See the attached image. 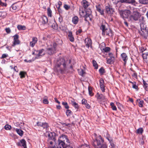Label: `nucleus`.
<instances>
[{"mask_svg": "<svg viewBox=\"0 0 148 148\" xmlns=\"http://www.w3.org/2000/svg\"><path fill=\"white\" fill-rule=\"evenodd\" d=\"M142 57L144 61L148 64V54L146 53H143Z\"/></svg>", "mask_w": 148, "mask_h": 148, "instance_id": "4be33fe9", "label": "nucleus"}, {"mask_svg": "<svg viewBox=\"0 0 148 148\" xmlns=\"http://www.w3.org/2000/svg\"><path fill=\"white\" fill-rule=\"evenodd\" d=\"M8 55L6 54H3L2 55V57H1V58H5L8 57Z\"/></svg>", "mask_w": 148, "mask_h": 148, "instance_id": "680f3d73", "label": "nucleus"}, {"mask_svg": "<svg viewBox=\"0 0 148 148\" xmlns=\"http://www.w3.org/2000/svg\"><path fill=\"white\" fill-rule=\"evenodd\" d=\"M121 57L123 60L124 61L125 64L128 59L127 55L125 53H123L121 54Z\"/></svg>", "mask_w": 148, "mask_h": 148, "instance_id": "6ab92c4d", "label": "nucleus"}, {"mask_svg": "<svg viewBox=\"0 0 148 148\" xmlns=\"http://www.w3.org/2000/svg\"><path fill=\"white\" fill-rule=\"evenodd\" d=\"M59 138L60 139V140L64 142L65 143L66 140L67 138V136L66 135H63L62 136Z\"/></svg>", "mask_w": 148, "mask_h": 148, "instance_id": "c85d7f7f", "label": "nucleus"}, {"mask_svg": "<svg viewBox=\"0 0 148 148\" xmlns=\"http://www.w3.org/2000/svg\"><path fill=\"white\" fill-rule=\"evenodd\" d=\"M105 9L106 12L108 14H112L114 12V10L109 4L106 6Z\"/></svg>", "mask_w": 148, "mask_h": 148, "instance_id": "9b49d317", "label": "nucleus"}, {"mask_svg": "<svg viewBox=\"0 0 148 148\" xmlns=\"http://www.w3.org/2000/svg\"><path fill=\"white\" fill-rule=\"evenodd\" d=\"M100 86L101 90L104 92L105 91V85L104 81L102 78H101L100 79Z\"/></svg>", "mask_w": 148, "mask_h": 148, "instance_id": "2eb2a0df", "label": "nucleus"}, {"mask_svg": "<svg viewBox=\"0 0 148 148\" xmlns=\"http://www.w3.org/2000/svg\"><path fill=\"white\" fill-rule=\"evenodd\" d=\"M105 45L104 43H101L99 46V47L101 51L105 52H108L109 51L110 48L108 47H105Z\"/></svg>", "mask_w": 148, "mask_h": 148, "instance_id": "f8f14e48", "label": "nucleus"}, {"mask_svg": "<svg viewBox=\"0 0 148 148\" xmlns=\"http://www.w3.org/2000/svg\"><path fill=\"white\" fill-rule=\"evenodd\" d=\"M26 141L23 139L21 140L20 141L18 142L17 145L18 146H20L23 148H27L26 144Z\"/></svg>", "mask_w": 148, "mask_h": 148, "instance_id": "ddd939ff", "label": "nucleus"}, {"mask_svg": "<svg viewBox=\"0 0 148 148\" xmlns=\"http://www.w3.org/2000/svg\"><path fill=\"white\" fill-rule=\"evenodd\" d=\"M70 63V60H66L64 59L61 58L58 60L54 70L58 72L62 73L66 69L67 66Z\"/></svg>", "mask_w": 148, "mask_h": 148, "instance_id": "f257e3e1", "label": "nucleus"}, {"mask_svg": "<svg viewBox=\"0 0 148 148\" xmlns=\"http://www.w3.org/2000/svg\"><path fill=\"white\" fill-rule=\"evenodd\" d=\"M92 63L93 66H94L96 69H97L98 66L96 62L95 61L93 60L92 61Z\"/></svg>", "mask_w": 148, "mask_h": 148, "instance_id": "3c124183", "label": "nucleus"}, {"mask_svg": "<svg viewBox=\"0 0 148 148\" xmlns=\"http://www.w3.org/2000/svg\"><path fill=\"white\" fill-rule=\"evenodd\" d=\"M78 148H90L89 146L87 144H84L79 146Z\"/></svg>", "mask_w": 148, "mask_h": 148, "instance_id": "72a5a7b5", "label": "nucleus"}, {"mask_svg": "<svg viewBox=\"0 0 148 148\" xmlns=\"http://www.w3.org/2000/svg\"><path fill=\"white\" fill-rule=\"evenodd\" d=\"M103 95L102 94H99L98 93H97L96 96L97 99H101L103 97Z\"/></svg>", "mask_w": 148, "mask_h": 148, "instance_id": "603ef678", "label": "nucleus"}, {"mask_svg": "<svg viewBox=\"0 0 148 148\" xmlns=\"http://www.w3.org/2000/svg\"><path fill=\"white\" fill-rule=\"evenodd\" d=\"M139 1L140 3L144 4L148 3V0H139Z\"/></svg>", "mask_w": 148, "mask_h": 148, "instance_id": "e433bc0d", "label": "nucleus"}, {"mask_svg": "<svg viewBox=\"0 0 148 148\" xmlns=\"http://www.w3.org/2000/svg\"><path fill=\"white\" fill-rule=\"evenodd\" d=\"M116 105L119 108H120L122 106L121 105L119 102H116Z\"/></svg>", "mask_w": 148, "mask_h": 148, "instance_id": "69168bd1", "label": "nucleus"}, {"mask_svg": "<svg viewBox=\"0 0 148 148\" xmlns=\"http://www.w3.org/2000/svg\"><path fill=\"white\" fill-rule=\"evenodd\" d=\"M113 1V3L115 4H116L117 3L120 2L119 0H112Z\"/></svg>", "mask_w": 148, "mask_h": 148, "instance_id": "e2e57ef3", "label": "nucleus"}, {"mask_svg": "<svg viewBox=\"0 0 148 148\" xmlns=\"http://www.w3.org/2000/svg\"><path fill=\"white\" fill-rule=\"evenodd\" d=\"M124 2H126L129 3H133L135 2L134 0H124Z\"/></svg>", "mask_w": 148, "mask_h": 148, "instance_id": "49530a36", "label": "nucleus"}, {"mask_svg": "<svg viewBox=\"0 0 148 148\" xmlns=\"http://www.w3.org/2000/svg\"><path fill=\"white\" fill-rule=\"evenodd\" d=\"M38 39L36 37H33L32 38V41L30 43V46L33 47L35 44L37 43Z\"/></svg>", "mask_w": 148, "mask_h": 148, "instance_id": "f3484780", "label": "nucleus"}, {"mask_svg": "<svg viewBox=\"0 0 148 148\" xmlns=\"http://www.w3.org/2000/svg\"><path fill=\"white\" fill-rule=\"evenodd\" d=\"M132 77L134 79H137V75L135 71H133V73L132 75Z\"/></svg>", "mask_w": 148, "mask_h": 148, "instance_id": "8fccbe9b", "label": "nucleus"}, {"mask_svg": "<svg viewBox=\"0 0 148 148\" xmlns=\"http://www.w3.org/2000/svg\"><path fill=\"white\" fill-rule=\"evenodd\" d=\"M71 125V124H70L69 123H62V125H63L66 126H69V127L70 126L69 125Z\"/></svg>", "mask_w": 148, "mask_h": 148, "instance_id": "338daca9", "label": "nucleus"}, {"mask_svg": "<svg viewBox=\"0 0 148 148\" xmlns=\"http://www.w3.org/2000/svg\"><path fill=\"white\" fill-rule=\"evenodd\" d=\"M144 18L142 17L140 19V25L141 32H140L141 35L145 36L147 34L148 32L146 29V25L145 24V21L143 20Z\"/></svg>", "mask_w": 148, "mask_h": 148, "instance_id": "39448f33", "label": "nucleus"}, {"mask_svg": "<svg viewBox=\"0 0 148 148\" xmlns=\"http://www.w3.org/2000/svg\"><path fill=\"white\" fill-rule=\"evenodd\" d=\"M87 100L85 99H83L82 100V103L83 104H86L87 103Z\"/></svg>", "mask_w": 148, "mask_h": 148, "instance_id": "bf43d9fd", "label": "nucleus"}, {"mask_svg": "<svg viewBox=\"0 0 148 148\" xmlns=\"http://www.w3.org/2000/svg\"><path fill=\"white\" fill-rule=\"evenodd\" d=\"M58 145L60 146V148H61L62 147L63 148H65L66 147V145H65V143L64 142H63L60 140V139L59 138L58 140Z\"/></svg>", "mask_w": 148, "mask_h": 148, "instance_id": "a211bd4d", "label": "nucleus"}, {"mask_svg": "<svg viewBox=\"0 0 148 148\" xmlns=\"http://www.w3.org/2000/svg\"><path fill=\"white\" fill-rule=\"evenodd\" d=\"M53 22L54 23H53L52 25H51V24H49V25L53 28L55 29H58V26L57 25L55 22Z\"/></svg>", "mask_w": 148, "mask_h": 148, "instance_id": "c756f323", "label": "nucleus"}, {"mask_svg": "<svg viewBox=\"0 0 148 148\" xmlns=\"http://www.w3.org/2000/svg\"><path fill=\"white\" fill-rule=\"evenodd\" d=\"M56 46L57 44L56 43H54L52 47L51 46L48 47L47 49L48 53L49 55H51L55 53Z\"/></svg>", "mask_w": 148, "mask_h": 148, "instance_id": "6e6552de", "label": "nucleus"}, {"mask_svg": "<svg viewBox=\"0 0 148 148\" xmlns=\"http://www.w3.org/2000/svg\"><path fill=\"white\" fill-rule=\"evenodd\" d=\"M82 4L83 7L86 8L89 5V3L86 0H83L81 2Z\"/></svg>", "mask_w": 148, "mask_h": 148, "instance_id": "aec40b11", "label": "nucleus"}, {"mask_svg": "<svg viewBox=\"0 0 148 148\" xmlns=\"http://www.w3.org/2000/svg\"><path fill=\"white\" fill-rule=\"evenodd\" d=\"M71 111L69 110H67L66 112V114L67 116H70L71 113Z\"/></svg>", "mask_w": 148, "mask_h": 148, "instance_id": "864d4df0", "label": "nucleus"}, {"mask_svg": "<svg viewBox=\"0 0 148 148\" xmlns=\"http://www.w3.org/2000/svg\"><path fill=\"white\" fill-rule=\"evenodd\" d=\"M14 10H17L19 9V6L16 4H13L11 7Z\"/></svg>", "mask_w": 148, "mask_h": 148, "instance_id": "7c9ffc66", "label": "nucleus"}, {"mask_svg": "<svg viewBox=\"0 0 148 148\" xmlns=\"http://www.w3.org/2000/svg\"><path fill=\"white\" fill-rule=\"evenodd\" d=\"M78 18L77 16L73 17L72 19V21L73 24H76L78 22Z\"/></svg>", "mask_w": 148, "mask_h": 148, "instance_id": "a878e982", "label": "nucleus"}, {"mask_svg": "<svg viewBox=\"0 0 148 148\" xmlns=\"http://www.w3.org/2000/svg\"><path fill=\"white\" fill-rule=\"evenodd\" d=\"M18 35H16L14 36V40H18Z\"/></svg>", "mask_w": 148, "mask_h": 148, "instance_id": "0e129e2a", "label": "nucleus"}, {"mask_svg": "<svg viewBox=\"0 0 148 148\" xmlns=\"http://www.w3.org/2000/svg\"><path fill=\"white\" fill-rule=\"evenodd\" d=\"M118 12L121 17L124 19L130 17L132 12L130 9H125L124 10L118 9Z\"/></svg>", "mask_w": 148, "mask_h": 148, "instance_id": "20e7f679", "label": "nucleus"}, {"mask_svg": "<svg viewBox=\"0 0 148 148\" xmlns=\"http://www.w3.org/2000/svg\"><path fill=\"white\" fill-rule=\"evenodd\" d=\"M64 8L66 10H68L70 8V6L66 4H65L64 5Z\"/></svg>", "mask_w": 148, "mask_h": 148, "instance_id": "5fc2aeb1", "label": "nucleus"}, {"mask_svg": "<svg viewBox=\"0 0 148 148\" xmlns=\"http://www.w3.org/2000/svg\"><path fill=\"white\" fill-rule=\"evenodd\" d=\"M4 128L7 130H10L11 128V127L10 125L7 124L5 125Z\"/></svg>", "mask_w": 148, "mask_h": 148, "instance_id": "a18cd8bd", "label": "nucleus"}, {"mask_svg": "<svg viewBox=\"0 0 148 148\" xmlns=\"http://www.w3.org/2000/svg\"><path fill=\"white\" fill-rule=\"evenodd\" d=\"M110 106L112 109L114 110H117L116 106L114 105V104L112 102L110 103Z\"/></svg>", "mask_w": 148, "mask_h": 148, "instance_id": "58836bf2", "label": "nucleus"}, {"mask_svg": "<svg viewBox=\"0 0 148 148\" xmlns=\"http://www.w3.org/2000/svg\"><path fill=\"white\" fill-rule=\"evenodd\" d=\"M140 14L136 11H134L131 15H130V19L132 21H137L140 18Z\"/></svg>", "mask_w": 148, "mask_h": 148, "instance_id": "0eeeda50", "label": "nucleus"}, {"mask_svg": "<svg viewBox=\"0 0 148 148\" xmlns=\"http://www.w3.org/2000/svg\"><path fill=\"white\" fill-rule=\"evenodd\" d=\"M88 90L89 91V93L90 95L92 96L93 95V94L92 93V88L90 86H89L88 88Z\"/></svg>", "mask_w": 148, "mask_h": 148, "instance_id": "a19ab883", "label": "nucleus"}, {"mask_svg": "<svg viewBox=\"0 0 148 148\" xmlns=\"http://www.w3.org/2000/svg\"><path fill=\"white\" fill-rule=\"evenodd\" d=\"M40 21L41 23H40L41 25H44L47 23L48 19L47 17L45 16H42L40 20Z\"/></svg>", "mask_w": 148, "mask_h": 148, "instance_id": "4468645a", "label": "nucleus"}, {"mask_svg": "<svg viewBox=\"0 0 148 148\" xmlns=\"http://www.w3.org/2000/svg\"><path fill=\"white\" fill-rule=\"evenodd\" d=\"M71 103L72 104V105L74 106V107L76 108H78V104L76 102H75L74 100V99H73V100H72L71 101Z\"/></svg>", "mask_w": 148, "mask_h": 148, "instance_id": "2f4dec72", "label": "nucleus"}, {"mask_svg": "<svg viewBox=\"0 0 148 148\" xmlns=\"http://www.w3.org/2000/svg\"><path fill=\"white\" fill-rule=\"evenodd\" d=\"M82 32V30L80 29H79L76 32V34H79L80 33Z\"/></svg>", "mask_w": 148, "mask_h": 148, "instance_id": "774afa93", "label": "nucleus"}, {"mask_svg": "<svg viewBox=\"0 0 148 148\" xmlns=\"http://www.w3.org/2000/svg\"><path fill=\"white\" fill-rule=\"evenodd\" d=\"M49 140H52L54 138L51 132H48L46 133Z\"/></svg>", "mask_w": 148, "mask_h": 148, "instance_id": "393cba45", "label": "nucleus"}, {"mask_svg": "<svg viewBox=\"0 0 148 148\" xmlns=\"http://www.w3.org/2000/svg\"><path fill=\"white\" fill-rule=\"evenodd\" d=\"M96 7L97 8V11L99 12L101 15L104 14V13L103 11L99 5H96Z\"/></svg>", "mask_w": 148, "mask_h": 148, "instance_id": "b1692460", "label": "nucleus"}, {"mask_svg": "<svg viewBox=\"0 0 148 148\" xmlns=\"http://www.w3.org/2000/svg\"><path fill=\"white\" fill-rule=\"evenodd\" d=\"M132 88L135 89H137L138 87L136 85V82H134V84H132Z\"/></svg>", "mask_w": 148, "mask_h": 148, "instance_id": "6e6d98bb", "label": "nucleus"}, {"mask_svg": "<svg viewBox=\"0 0 148 148\" xmlns=\"http://www.w3.org/2000/svg\"><path fill=\"white\" fill-rule=\"evenodd\" d=\"M68 37L69 40L71 42L74 41V38L72 35V32H69L68 34Z\"/></svg>", "mask_w": 148, "mask_h": 148, "instance_id": "412c9836", "label": "nucleus"}, {"mask_svg": "<svg viewBox=\"0 0 148 148\" xmlns=\"http://www.w3.org/2000/svg\"><path fill=\"white\" fill-rule=\"evenodd\" d=\"M79 14L82 17L85 18V20L87 21H91L92 16V11L90 9H88L85 12L81 7L79 9Z\"/></svg>", "mask_w": 148, "mask_h": 148, "instance_id": "f03ea898", "label": "nucleus"}, {"mask_svg": "<svg viewBox=\"0 0 148 148\" xmlns=\"http://www.w3.org/2000/svg\"><path fill=\"white\" fill-rule=\"evenodd\" d=\"M99 71L101 74H103L105 73V71L104 69L101 67L99 70Z\"/></svg>", "mask_w": 148, "mask_h": 148, "instance_id": "09e8293b", "label": "nucleus"}, {"mask_svg": "<svg viewBox=\"0 0 148 148\" xmlns=\"http://www.w3.org/2000/svg\"><path fill=\"white\" fill-rule=\"evenodd\" d=\"M6 32L8 33H10L11 30L9 28H6L5 29Z\"/></svg>", "mask_w": 148, "mask_h": 148, "instance_id": "052dcab7", "label": "nucleus"}, {"mask_svg": "<svg viewBox=\"0 0 148 148\" xmlns=\"http://www.w3.org/2000/svg\"><path fill=\"white\" fill-rule=\"evenodd\" d=\"M43 123H42L40 122H38L36 124L38 126L42 127V125Z\"/></svg>", "mask_w": 148, "mask_h": 148, "instance_id": "13d9d810", "label": "nucleus"}, {"mask_svg": "<svg viewBox=\"0 0 148 148\" xmlns=\"http://www.w3.org/2000/svg\"><path fill=\"white\" fill-rule=\"evenodd\" d=\"M62 104L64 106V107L66 109H68L69 108V106L66 102H63Z\"/></svg>", "mask_w": 148, "mask_h": 148, "instance_id": "de8ad7c7", "label": "nucleus"}, {"mask_svg": "<svg viewBox=\"0 0 148 148\" xmlns=\"http://www.w3.org/2000/svg\"><path fill=\"white\" fill-rule=\"evenodd\" d=\"M47 12L48 16L51 17V16L52 11L49 8H47Z\"/></svg>", "mask_w": 148, "mask_h": 148, "instance_id": "c9c22d12", "label": "nucleus"}, {"mask_svg": "<svg viewBox=\"0 0 148 148\" xmlns=\"http://www.w3.org/2000/svg\"><path fill=\"white\" fill-rule=\"evenodd\" d=\"M43 103L45 104H48L49 103V101L48 100L47 97H44L43 101Z\"/></svg>", "mask_w": 148, "mask_h": 148, "instance_id": "c03bdc74", "label": "nucleus"}, {"mask_svg": "<svg viewBox=\"0 0 148 148\" xmlns=\"http://www.w3.org/2000/svg\"><path fill=\"white\" fill-rule=\"evenodd\" d=\"M136 101L138 103V105L140 107H143L144 106V102L143 100L140 99H138L136 100Z\"/></svg>", "mask_w": 148, "mask_h": 148, "instance_id": "5701e85b", "label": "nucleus"}, {"mask_svg": "<svg viewBox=\"0 0 148 148\" xmlns=\"http://www.w3.org/2000/svg\"><path fill=\"white\" fill-rule=\"evenodd\" d=\"M143 130L142 128H140L137 130V133L138 134H141L143 132Z\"/></svg>", "mask_w": 148, "mask_h": 148, "instance_id": "4d7b16f0", "label": "nucleus"}, {"mask_svg": "<svg viewBox=\"0 0 148 148\" xmlns=\"http://www.w3.org/2000/svg\"><path fill=\"white\" fill-rule=\"evenodd\" d=\"M16 131L17 134L20 136H22L23 134V132L20 129H16Z\"/></svg>", "mask_w": 148, "mask_h": 148, "instance_id": "bb28decb", "label": "nucleus"}, {"mask_svg": "<svg viewBox=\"0 0 148 148\" xmlns=\"http://www.w3.org/2000/svg\"><path fill=\"white\" fill-rule=\"evenodd\" d=\"M103 141L104 140L101 136L100 135L93 140L92 145L95 148H107V146L105 144H102L101 146V144L103 143Z\"/></svg>", "mask_w": 148, "mask_h": 148, "instance_id": "7ed1b4c3", "label": "nucleus"}, {"mask_svg": "<svg viewBox=\"0 0 148 148\" xmlns=\"http://www.w3.org/2000/svg\"><path fill=\"white\" fill-rule=\"evenodd\" d=\"M144 87L145 89L147 90H148V84H147L144 80L143 81Z\"/></svg>", "mask_w": 148, "mask_h": 148, "instance_id": "79ce46f5", "label": "nucleus"}, {"mask_svg": "<svg viewBox=\"0 0 148 148\" xmlns=\"http://www.w3.org/2000/svg\"><path fill=\"white\" fill-rule=\"evenodd\" d=\"M42 127L44 129L45 128L47 129L49 125L47 123H43V124Z\"/></svg>", "mask_w": 148, "mask_h": 148, "instance_id": "37998d69", "label": "nucleus"}, {"mask_svg": "<svg viewBox=\"0 0 148 148\" xmlns=\"http://www.w3.org/2000/svg\"><path fill=\"white\" fill-rule=\"evenodd\" d=\"M78 72L79 74L81 76H83L85 73L84 70L82 69L78 70Z\"/></svg>", "mask_w": 148, "mask_h": 148, "instance_id": "4c0bfd02", "label": "nucleus"}, {"mask_svg": "<svg viewBox=\"0 0 148 148\" xmlns=\"http://www.w3.org/2000/svg\"><path fill=\"white\" fill-rule=\"evenodd\" d=\"M100 29L102 31L103 35H107L112 36L113 35L112 31L110 28H107L104 25H102L100 27Z\"/></svg>", "mask_w": 148, "mask_h": 148, "instance_id": "423d86ee", "label": "nucleus"}, {"mask_svg": "<svg viewBox=\"0 0 148 148\" xmlns=\"http://www.w3.org/2000/svg\"><path fill=\"white\" fill-rule=\"evenodd\" d=\"M48 143H50V145L49 146V148H50L51 147H55L53 146V140H48Z\"/></svg>", "mask_w": 148, "mask_h": 148, "instance_id": "ea45409f", "label": "nucleus"}, {"mask_svg": "<svg viewBox=\"0 0 148 148\" xmlns=\"http://www.w3.org/2000/svg\"><path fill=\"white\" fill-rule=\"evenodd\" d=\"M20 43V41L18 40H14V41L12 45V46L14 47L16 45L19 44Z\"/></svg>", "mask_w": 148, "mask_h": 148, "instance_id": "f704fd0d", "label": "nucleus"}, {"mask_svg": "<svg viewBox=\"0 0 148 148\" xmlns=\"http://www.w3.org/2000/svg\"><path fill=\"white\" fill-rule=\"evenodd\" d=\"M26 74V73L24 71H21L19 73L20 77L21 78H24L25 77V75Z\"/></svg>", "mask_w": 148, "mask_h": 148, "instance_id": "473e14b6", "label": "nucleus"}, {"mask_svg": "<svg viewBox=\"0 0 148 148\" xmlns=\"http://www.w3.org/2000/svg\"><path fill=\"white\" fill-rule=\"evenodd\" d=\"M44 50L43 49H42L39 51H35L32 54L36 55L35 57L36 58H40L42 56L45 54V53L44 52Z\"/></svg>", "mask_w": 148, "mask_h": 148, "instance_id": "1a4fd4ad", "label": "nucleus"}, {"mask_svg": "<svg viewBox=\"0 0 148 148\" xmlns=\"http://www.w3.org/2000/svg\"><path fill=\"white\" fill-rule=\"evenodd\" d=\"M17 28L19 30H24L26 29V27L24 25H18Z\"/></svg>", "mask_w": 148, "mask_h": 148, "instance_id": "cd10ccee", "label": "nucleus"}, {"mask_svg": "<svg viewBox=\"0 0 148 148\" xmlns=\"http://www.w3.org/2000/svg\"><path fill=\"white\" fill-rule=\"evenodd\" d=\"M108 56L110 58H107V63L108 64H111L114 62L115 58L113 54L111 53H109Z\"/></svg>", "mask_w": 148, "mask_h": 148, "instance_id": "9d476101", "label": "nucleus"}, {"mask_svg": "<svg viewBox=\"0 0 148 148\" xmlns=\"http://www.w3.org/2000/svg\"><path fill=\"white\" fill-rule=\"evenodd\" d=\"M85 42L86 46L89 48L91 46L92 44L91 40L89 38H87L85 40Z\"/></svg>", "mask_w": 148, "mask_h": 148, "instance_id": "dca6fc26", "label": "nucleus"}]
</instances>
